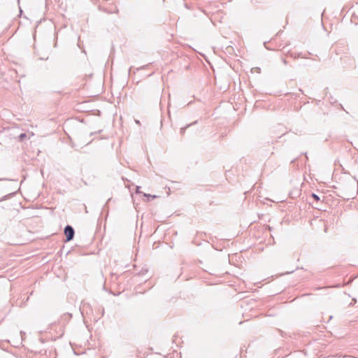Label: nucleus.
Returning a JSON list of instances; mask_svg holds the SVG:
<instances>
[{
	"mask_svg": "<svg viewBox=\"0 0 358 358\" xmlns=\"http://www.w3.org/2000/svg\"><path fill=\"white\" fill-rule=\"evenodd\" d=\"M64 233L66 236V242L73 240V238L74 237V234H75V231H74V229L71 226L66 225L64 228Z\"/></svg>",
	"mask_w": 358,
	"mask_h": 358,
	"instance_id": "nucleus-1",
	"label": "nucleus"
},
{
	"mask_svg": "<svg viewBox=\"0 0 358 358\" xmlns=\"http://www.w3.org/2000/svg\"><path fill=\"white\" fill-rule=\"evenodd\" d=\"M312 197L316 201H319L320 200L319 196H317V194L313 193L312 194Z\"/></svg>",
	"mask_w": 358,
	"mask_h": 358,
	"instance_id": "nucleus-2",
	"label": "nucleus"
},
{
	"mask_svg": "<svg viewBox=\"0 0 358 358\" xmlns=\"http://www.w3.org/2000/svg\"><path fill=\"white\" fill-rule=\"evenodd\" d=\"M27 137V135L25 134H22L20 135L19 138L20 139V141H22L24 138Z\"/></svg>",
	"mask_w": 358,
	"mask_h": 358,
	"instance_id": "nucleus-3",
	"label": "nucleus"
},
{
	"mask_svg": "<svg viewBox=\"0 0 358 358\" xmlns=\"http://www.w3.org/2000/svg\"><path fill=\"white\" fill-rule=\"evenodd\" d=\"M141 187L136 186V194H141L142 192L140 191Z\"/></svg>",
	"mask_w": 358,
	"mask_h": 358,
	"instance_id": "nucleus-4",
	"label": "nucleus"
},
{
	"mask_svg": "<svg viewBox=\"0 0 358 358\" xmlns=\"http://www.w3.org/2000/svg\"><path fill=\"white\" fill-rule=\"evenodd\" d=\"M143 196H150V197H152V198H155V196H152V195H150V194H145V193H144V194H143Z\"/></svg>",
	"mask_w": 358,
	"mask_h": 358,
	"instance_id": "nucleus-5",
	"label": "nucleus"
},
{
	"mask_svg": "<svg viewBox=\"0 0 358 358\" xmlns=\"http://www.w3.org/2000/svg\"><path fill=\"white\" fill-rule=\"evenodd\" d=\"M6 180H7L6 178H0V181Z\"/></svg>",
	"mask_w": 358,
	"mask_h": 358,
	"instance_id": "nucleus-6",
	"label": "nucleus"
}]
</instances>
